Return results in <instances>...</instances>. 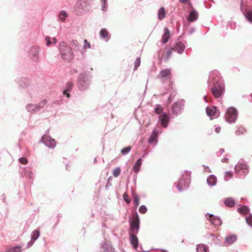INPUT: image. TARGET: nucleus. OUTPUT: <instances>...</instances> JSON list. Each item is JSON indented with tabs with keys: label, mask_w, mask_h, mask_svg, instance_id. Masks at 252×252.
<instances>
[{
	"label": "nucleus",
	"mask_w": 252,
	"mask_h": 252,
	"mask_svg": "<svg viewBox=\"0 0 252 252\" xmlns=\"http://www.w3.org/2000/svg\"><path fill=\"white\" fill-rule=\"evenodd\" d=\"M246 132V129L242 126H238L237 128V130L235 131V134L236 135H240L241 134H243Z\"/></svg>",
	"instance_id": "58836bf2"
},
{
	"label": "nucleus",
	"mask_w": 252,
	"mask_h": 252,
	"mask_svg": "<svg viewBox=\"0 0 252 252\" xmlns=\"http://www.w3.org/2000/svg\"><path fill=\"white\" fill-rule=\"evenodd\" d=\"M217 181V177L214 175H210L207 178V182L210 187L216 185Z\"/></svg>",
	"instance_id": "4be33fe9"
},
{
	"label": "nucleus",
	"mask_w": 252,
	"mask_h": 252,
	"mask_svg": "<svg viewBox=\"0 0 252 252\" xmlns=\"http://www.w3.org/2000/svg\"><path fill=\"white\" fill-rule=\"evenodd\" d=\"M206 114L210 119H215L220 116V112L215 106L207 107L206 109Z\"/></svg>",
	"instance_id": "9b49d317"
},
{
	"label": "nucleus",
	"mask_w": 252,
	"mask_h": 252,
	"mask_svg": "<svg viewBox=\"0 0 252 252\" xmlns=\"http://www.w3.org/2000/svg\"><path fill=\"white\" fill-rule=\"evenodd\" d=\"M185 49V46L181 42L177 43L175 46V50L179 53L182 54Z\"/></svg>",
	"instance_id": "bb28decb"
},
{
	"label": "nucleus",
	"mask_w": 252,
	"mask_h": 252,
	"mask_svg": "<svg viewBox=\"0 0 252 252\" xmlns=\"http://www.w3.org/2000/svg\"><path fill=\"white\" fill-rule=\"evenodd\" d=\"M123 197H124L125 201L126 203H129L130 202V199L127 193H125L123 195Z\"/></svg>",
	"instance_id": "603ef678"
},
{
	"label": "nucleus",
	"mask_w": 252,
	"mask_h": 252,
	"mask_svg": "<svg viewBox=\"0 0 252 252\" xmlns=\"http://www.w3.org/2000/svg\"><path fill=\"white\" fill-rule=\"evenodd\" d=\"M206 97H207V95H205V96H204V100H205V102H207V98H206Z\"/></svg>",
	"instance_id": "774afa93"
},
{
	"label": "nucleus",
	"mask_w": 252,
	"mask_h": 252,
	"mask_svg": "<svg viewBox=\"0 0 252 252\" xmlns=\"http://www.w3.org/2000/svg\"><path fill=\"white\" fill-rule=\"evenodd\" d=\"M121 173V169L119 167L115 168L113 171V175L115 177H117Z\"/></svg>",
	"instance_id": "c03bdc74"
},
{
	"label": "nucleus",
	"mask_w": 252,
	"mask_h": 252,
	"mask_svg": "<svg viewBox=\"0 0 252 252\" xmlns=\"http://www.w3.org/2000/svg\"><path fill=\"white\" fill-rule=\"evenodd\" d=\"M158 19L159 20H163L165 16V9L163 7H160L158 12Z\"/></svg>",
	"instance_id": "c756f323"
},
{
	"label": "nucleus",
	"mask_w": 252,
	"mask_h": 252,
	"mask_svg": "<svg viewBox=\"0 0 252 252\" xmlns=\"http://www.w3.org/2000/svg\"><path fill=\"white\" fill-rule=\"evenodd\" d=\"M170 32L168 28H164V34L162 36V43L163 44L166 43L169 38Z\"/></svg>",
	"instance_id": "5701e85b"
},
{
	"label": "nucleus",
	"mask_w": 252,
	"mask_h": 252,
	"mask_svg": "<svg viewBox=\"0 0 252 252\" xmlns=\"http://www.w3.org/2000/svg\"><path fill=\"white\" fill-rule=\"evenodd\" d=\"M206 217L210 222L215 225H219L221 224V220L219 218L214 217L213 215L207 214Z\"/></svg>",
	"instance_id": "2eb2a0df"
},
{
	"label": "nucleus",
	"mask_w": 252,
	"mask_h": 252,
	"mask_svg": "<svg viewBox=\"0 0 252 252\" xmlns=\"http://www.w3.org/2000/svg\"><path fill=\"white\" fill-rule=\"evenodd\" d=\"M83 48L85 49L91 48V44L86 39L84 41Z\"/></svg>",
	"instance_id": "09e8293b"
},
{
	"label": "nucleus",
	"mask_w": 252,
	"mask_h": 252,
	"mask_svg": "<svg viewBox=\"0 0 252 252\" xmlns=\"http://www.w3.org/2000/svg\"><path fill=\"white\" fill-rule=\"evenodd\" d=\"M234 170L237 174H239V172L241 171L245 175H247L249 172V166L247 164L239 162L235 166Z\"/></svg>",
	"instance_id": "f8f14e48"
},
{
	"label": "nucleus",
	"mask_w": 252,
	"mask_h": 252,
	"mask_svg": "<svg viewBox=\"0 0 252 252\" xmlns=\"http://www.w3.org/2000/svg\"><path fill=\"white\" fill-rule=\"evenodd\" d=\"M68 17L67 13L64 11H61L58 14V18L60 21L62 22L65 21L66 18Z\"/></svg>",
	"instance_id": "2f4dec72"
},
{
	"label": "nucleus",
	"mask_w": 252,
	"mask_h": 252,
	"mask_svg": "<svg viewBox=\"0 0 252 252\" xmlns=\"http://www.w3.org/2000/svg\"><path fill=\"white\" fill-rule=\"evenodd\" d=\"M140 220L138 214L136 213L135 216L132 217L130 221L129 232H138L139 228Z\"/></svg>",
	"instance_id": "0eeeda50"
},
{
	"label": "nucleus",
	"mask_w": 252,
	"mask_h": 252,
	"mask_svg": "<svg viewBox=\"0 0 252 252\" xmlns=\"http://www.w3.org/2000/svg\"><path fill=\"white\" fill-rule=\"evenodd\" d=\"M189 0H180L179 1L181 3H184L185 2H189Z\"/></svg>",
	"instance_id": "0e129e2a"
},
{
	"label": "nucleus",
	"mask_w": 252,
	"mask_h": 252,
	"mask_svg": "<svg viewBox=\"0 0 252 252\" xmlns=\"http://www.w3.org/2000/svg\"><path fill=\"white\" fill-rule=\"evenodd\" d=\"M228 159L227 158L225 157V158H223L221 159V161H222V162H226V161H227V160H228Z\"/></svg>",
	"instance_id": "e2e57ef3"
},
{
	"label": "nucleus",
	"mask_w": 252,
	"mask_h": 252,
	"mask_svg": "<svg viewBox=\"0 0 252 252\" xmlns=\"http://www.w3.org/2000/svg\"><path fill=\"white\" fill-rule=\"evenodd\" d=\"M197 252H207L208 251V249L204 244H199L196 247Z\"/></svg>",
	"instance_id": "7c9ffc66"
},
{
	"label": "nucleus",
	"mask_w": 252,
	"mask_h": 252,
	"mask_svg": "<svg viewBox=\"0 0 252 252\" xmlns=\"http://www.w3.org/2000/svg\"><path fill=\"white\" fill-rule=\"evenodd\" d=\"M134 202L136 206H138L139 205V197L137 196H135L134 197Z\"/></svg>",
	"instance_id": "5fc2aeb1"
},
{
	"label": "nucleus",
	"mask_w": 252,
	"mask_h": 252,
	"mask_svg": "<svg viewBox=\"0 0 252 252\" xmlns=\"http://www.w3.org/2000/svg\"><path fill=\"white\" fill-rule=\"evenodd\" d=\"M45 40L46 41V45L47 46H50V45H51L52 44V38L50 36H46L45 38Z\"/></svg>",
	"instance_id": "49530a36"
},
{
	"label": "nucleus",
	"mask_w": 252,
	"mask_h": 252,
	"mask_svg": "<svg viewBox=\"0 0 252 252\" xmlns=\"http://www.w3.org/2000/svg\"><path fill=\"white\" fill-rule=\"evenodd\" d=\"M246 221L249 225L252 227V215H250L246 218Z\"/></svg>",
	"instance_id": "3c124183"
},
{
	"label": "nucleus",
	"mask_w": 252,
	"mask_h": 252,
	"mask_svg": "<svg viewBox=\"0 0 252 252\" xmlns=\"http://www.w3.org/2000/svg\"><path fill=\"white\" fill-rule=\"evenodd\" d=\"M101 10L103 11H106L107 10L108 8V4L107 2V0H101Z\"/></svg>",
	"instance_id": "ea45409f"
},
{
	"label": "nucleus",
	"mask_w": 252,
	"mask_h": 252,
	"mask_svg": "<svg viewBox=\"0 0 252 252\" xmlns=\"http://www.w3.org/2000/svg\"><path fill=\"white\" fill-rule=\"evenodd\" d=\"M59 49L61 58L64 61L69 62L73 59L74 55L72 48L68 46L65 42L62 41L60 43Z\"/></svg>",
	"instance_id": "f03ea898"
},
{
	"label": "nucleus",
	"mask_w": 252,
	"mask_h": 252,
	"mask_svg": "<svg viewBox=\"0 0 252 252\" xmlns=\"http://www.w3.org/2000/svg\"><path fill=\"white\" fill-rule=\"evenodd\" d=\"M139 211L142 214H144L147 211V208L144 205H141L139 208Z\"/></svg>",
	"instance_id": "8fccbe9b"
},
{
	"label": "nucleus",
	"mask_w": 252,
	"mask_h": 252,
	"mask_svg": "<svg viewBox=\"0 0 252 252\" xmlns=\"http://www.w3.org/2000/svg\"><path fill=\"white\" fill-rule=\"evenodd\" d=\"M21 249V247L20 246H16L14 247H12L9 249H7L6 251V252H20Z\"/></svg>",
	"instance_id": "4c0bfd02"
},
{
	"label": "nucleus",
	"mask_w": 252,
	"mask_h": 252,
	"mask_svg": "<svg viewBox=\"0 0 252 252\" xmlns=\"http://www.w3.org/2000/svg\"><path fill=\"white\" fill-rule=\"evenodd\" d=\"M184 100H180L173 103L172 106V114L175 116L181 113L184 109Z\"/></svg>",
	"instance_id": "9d476101"
},
{
	"label": "nucleus",
	"mask_w": 252,
	"mask_h": 252,
	"mask_svg": "<svg viewBox=\"0 0 252 252\" xmlns=\"http://www.w3.org/2000/svg\"><path fill=\"white\" fill-rule=\"evenodd\" d=\"M208 86L212 85L210 90L215 97H220L224 92V84L219 72L212 71L210 73L208 80Z\"/></svg>",
	"instance_id": "f257e3e1"
},
{
	"label": "nucleus",
	"mask_w": 252,
	"mask_h": 252,
	"mask_svg": "<svg viewBox=\"0 0 252 252\" xmlns=\"http://www.w3.org/2000/svg\"><path fill=\"white\" fill-rule=\"evenodd\" d=\"M224 203L225 205L230 207H234L235 204L234 199L230 197L225 198Z\"/></svg>",
	"instance_id": "c85d7f7f"
},
{
	"label": "nucleus",
	"mask_w": 252,
	"mask_h": 252,
	"mask_svg": "<svg viewBox=\"0 0 252 252\" xmlns=\"http://www.w3.org/2000/svg\"><path fill=\"white\" fill-rule=\"evenodd\" d=\"M88 0H78L74 7L76 14L80 15L88 11Z\"/></svg>",
	"instance_id": "39448f33"
},
{
	"label": "nucleus",
	"mask_w": 252,
	"mask_h": 252,
	"mask_svg": "<svg viewBox=\"0 0 252 252\" xmlns=\"http://www.w3.org/2000/svg\"><path fill=\"white\" fill-rule=\"evenodd\" d=\"M195 28L192 27L189 29V35H191L192 33H193L195 32Z\"/></svg>",
	"instance_id": "13d9d810"
},
{
	"label": "nucleus",
	"mask_w": 252,
	"mask_h": 252,
	"mask_svg": "<svg viewBox=\"0 0 252 252\" xmlns=\"http://www.w3.org/2000/svg\"><path fill=\"white\" fill-rule=\"evenodd\" d=\"M171 71L169 69H165L160 71L158 78L169 79L171 77Z\"/></svg>",
	"instance_id": "f3484780"
},
{
	"label": "nucleus",
	"mask_w": 252,
	"mask_h": 252,
	"mask_svg": "<svg viewBox=\"0 0 252 252\" xmlns=\"http://www.w3.org/2000/svg\"><path fill=\"white\" fill-rule=\"evenodd\" d=\"M19 83L22 87L27 88L31 83V80L28 78H23L21 79Z\"/></svg>",
	"instance_id": "393cba45"
},
{
	"label": "nucleus",
	"mask_w": 252,
	"mask_h": 252,
	"mask_svg": "<svg viewBox=\"0 0 252 252\" xmlns=\"http://www.w3.org/2000/svg\"><path fill=\"white\" fill-rule=\"evenodd\" d=\"M141 163V158H140L137 160L133 167V170L134 172L137 173L139 171Z\"/></svg>",
	"instance_id": "cd10ccee"
},
{
	"label": "nucleus",
	"mask_w": 252,
	"mask_h": 252,
	"mask_svg": "<svg viewBox=\"0 0 252 252\" xmlns=\"http://www.w3.org/2000/svg\"><path fill=\"white\" fill-rule=\"evenodd\" d=\"M169 121V118L166 113H163L158 117V122L164 128L167 126Z\"/></svg>",
	"instance_id": "ddd939ff"
},
{
	"label": "nucleus",
	"mask_w": 252,
	"mask_h": 252,
	"mask_svg": "<svg viewBox=\"0 0 252 252\" xmlns=\"http://www.w3.org/2000/svg\"><path fill=\"white\" fill-rule=\"evenodd\" d=\"M207 168H208V171L209 172H211V170L209 169V168L208 167V166H206V167H205V169H207Z\"/></svg>",
	"instance_id": "338daca9"
},
{
	"label": "nucleus",
	"mask_w": 252,
	"mask_h": 252,
	"mask_svg": "<svg viewBox=\"0 0 252 252\" xmlns=\"http://www.w3.org/2000/svg\"><path fill=\"white\" fill-rule=\"evenodd\" d=\"M220 131V127H216L215 128V132L217 133H219Z\"/></svg>",
	"instance_id": "bf43d9fd"
},
{
	"label": "nucleus",
	"mask_w": 252,
	"mask_h": 252,
	"mask_svg": "<svg viewBox=\"0 0 252 252\" xmlns=\"http://www.w3.org/2000/svg\"><path fill=\"white\" fill-rule=\"evenodd\" d=\"M198 17V12L195 9H193L190 12L189 16L187 17V19L189 22H192L197 20Z\"/></svg>",
	"instance_id": "6ab92c4d"
},
{
	"label": "nucleus",
	"mask_w": 252,
	"mask_h": 252,
	"mask_svg": "<svg viewBox=\"0 0 252 252\" xmlns=\"http://www.w3.org/2000/svg\"><path fill=\"white\" fill-rule=\"evenodd\" d=\"M129 235L130 238V242L133 247L135 249H136L138 247V238L136 236V234L138 233L137 232H129Z\"/></svg>",
	"instance_id": "dca6fc26"
},
{
	"label": "nucleus",
	"mask_w": 252,
	"mask_h": 252,
	"mask_svg": "<svg viewBox=\"0 0 252 252\" xmlns=\"http://www.w3.org/2000/svg\"><path fill=\"white\" fill-rule=\"evenodd\" d=\"M22 169L23 170V172L22 173V175H24L27 178H29L30 180L33 179V173L31 169H28L26 167L22 168Z\"/></svg>",
	"instance_id": "aec40b11"
},
{
	"label": "nucleus",
	"mask_w": 252,
	"mask_h": 252,
	"mask_svg": "<svg viewBox=\"0 0 252 252\" xmlns=\"http://www.w3.org/2000/svg\"><path fill=\"white\" fill-rule=\"evenodd\" d=\"M41 141L46 146L51 149H54L56 146L55 139L48 135H44L42 137Z\"/></svg>",
	"instance_id": "1a4fd4ad"
},
{
	"label": "nucleus",
	"mask_w": 252,
	"mask_h": 252,
	"mask_svg": "<svg viewBox=\"0 0 252 252\" xmlns=\"http://www.w3.org/2000/svg\"><path fill=\"white\" fill-rule=\"evenodd\" d=\"M91 76L86 72L81 73L78 79V88L80 90L83 91L88 89L91 82Z\"/></svg>",
	"instance_id": "20e7f679"
},
{
	"label": "nucleus",
	"mask_w": 252,
	"mask_h": 252,
	"mask_svg": "<svg viewBox=\"0 0 252 252\" xmlns=\"http://www.w3.org/2000/svg\"><path fill=\"white\" fill-rule=\"evenodd\" d=\"M172 98H173V97H172V96L170 95L168 98V102L170 103L172 100Z\"/></svg>",
	"instance_id": "680f3d73"
},
{
	"label": "nucleus",
	"mask_w": 252,
	"mask_h": 252,
	"mask_svg": "<svg viewBox=\"0 0 252 252\" xmlns=\"http://www.w3.org/2000/svg\"><path fill=\"white\" fill-rule=\"evenodd\" d=\"M112 180V178L110 177L107 182V183L106 184L105 187L106 188H109L111 186V181Z\"/></svg>",
	"instance_id": "864d4df0"
},
{
	"label": "nucleus",
	"mask_w": 252,
	"mask_h": 252,
	"mask_svg": "<svg viewBox=\"0 0 252 252\" xmlns=\"http://www.w3.org/2000/svg\"><path fill=\"white\" fill-rule=\"evenodd\" d=\"M52 43H53V44H56L57 42V40L55 37L52 38Z\"/></svg>",
	"instance_id": "052dcab7"
},
{
	"label": "nucleus",
	"mask_w": 252,
	"mask_h": 252,
	"mask_svg": "<svg viewBox=\"0 0 252 252\" xmlns=\"http://www.w3.org/2000/svg\"><path fill=\"white\" fill-rule=\"evenodd\" d=\"M100 37L101 38L105 39L107 37L108 32L105 29H102L99 32Z\"/></svg>",
	"instance_id": "c9c22d12"
},
{
	"label": "nucleus",
	"mask_w": 252,
	"mask_h": 252,
	"mask_svg": "<svg viewBox=\"0 0 252 252\" xmlns=\"http://www.w3.org/2000/svg\"><path fill=\"white\" fill-rule=\"evenodd\" d=\"M46 104L47 100L44 99L39 103H38V104H36L38 111H40L42 109H43L44 107V106L46 105Z\"/></svg>",
	"instance_id": "f704fd0d"
},
{
	"label": "nucleus",
	"mask_w": 252,
	"mask_h": 252,
	"mask_svg": "<svg viewBox=\"0 0 252 252\" xmlns=\"http://www.w3.org/2000/svg\"><path fill=\"white\" fill-rule=\"evenodd\" d=\"M240 10L247 20L251 24H252V10H248L244 6L241 7Z\"/></svg>",
	"instance_id": "4468645a"
},
{
	"label": "nucleus",
	"mask_w": 252,
	"mask_h": 252,
	"mask_svg": "<svg viewBox=\"0 0 252 252\" xmlns=\"http://www.w3.org/2000/svg\"><path fill=\"white\" fill-rule=\"evenodd\" d=\"M69 43L70 46L72 47V48L75 51H80L81 46L77 40H72L70 41Z\"/></svg>",
	"instance_id": "b1692460"
},
{
	"label": "nucleus",
	"mask_w": 252,
	"mask_h": 252,
	"mask_svg": "<svg viewBox=\"0 0 252 252\" xmlns=\"http://www.w3.org/2000/svg\"><path fill=\"white\" fill-rule=\"evenodd\" d=\"M191 171L186 170L177 183H175L177 189H187L190 182Z\"/></svg>",
	"instance_id": "7ed1b4c3"
},
{
	"label": "nucleus",
	"mask_w": 252,
	"mask_h": 252,
	"mask_svg": "<svg viewBox=\"0 0 252 252\" xmlns=\"http://www.w3.org/2000/svg\"><path fill=\"white\" fill-rule=\"evenodd\" d=\"M241 0L240 8H241V7H242L244 6V3H243V0Z\"/></svg>",
	"instance_id": "69168bd1"
},
{
	"label": "nucleus",
	"mask_w": 252,
	"mask_h": 252,
	"mask_svg": "<svg viewBox=\"0 0 252 252\" xmlns=\"http://www.w3.org/2000/svg\"><path fill=\"white\" fill-rule=\"evenodd\" d=\"M238 117V111L234 107H230L227 108L225 114V119L229 123L235 122Z\"/></svg>",
	"instance_id": "423d86ee"
},
{
	"label": "nucleus",
	"mask_w": 252,
	"mask_h": 252,
	"mask_svg": "<svg viewBox=\"0 0 252 252\" xmlns=\"http://www.w3.org/2000/svg\"><path fill=\"white\" fill-rule=\"evenodd\" d=\"M26 108L30 113H35L38 111L36 105L35 104H29L26 105Z\"/></svg>",
	"instance_id": "a878e982"
},
{
	"label": "nucleus",
	"mask_w": 252,
	"mask_h": 252,
	"mask_svg": "<svg viewBox=\"0 0 252 252\" xmlns=\"http://www.w3.org/2000/svg\"><path fill=\"white\" fill-rule=\"evenodd\" d=\"M158 137V131L156 128H155L153 131L150 137L149 138L148 142L150 144H152L155 142V144L158 143L157 141Z\"/></svg>",
	"instance_id": "a211bd4d"
},
{
	"label": "nucleus",
	"mask_w": 252,
	"mask_h": 252,
	"mask_svg": "<svg viewBox=\"0 0 252 252\" xmlns=\"http://www.w3.org/2000/svg\"><path fill=\"white\" fill-rule=\"evenodd\" d=\"M39 46H32L31 47L30 50L28 52L29 56L30 59L36 63L39 62Z\"/></svg>",
	"instance_id": "6e6552de"
},
{
	"label": "nucleus",
	"mask_w": 252,
	"mask_h": 252,
	"mask_svg": "<svg viewBox=\"0 0 252 252\" xmlns=\"http://www.w3.org/2000/svg\"><path fill=\"white\" fill-rule=\"evenodd\" d=\"M238 212L242 214H247L249 213V209L246 206H243L238 209Z\"/></svg>",
	"instance_id": "72a5a7b5"
},
{
	"label": "nucleus",
	"mask_w": 252,
	"mask_h": 252,
	"mask_svg": "<svg viewBox=\"0 0 252 252\" xmlns=\"http://www.w3.org/2000/svg\"><path fill=\"white\" fill-rule=\"evenodd\" d=\"M236 240L237 237L236 235H230L225 238L226 242L229 245L233 244Z\"/></svg>",
	"instance_id": "473e14b6"
},
{
	"label": "nucleus",
	"mask_w": 252,
	"mask_h": 252,
	"mask_svg": "<svg viewBox=\"0 0 252 252\" xmlns=\"http://www.w3.org/2000/svg\"><path fill=\"white\" fill-rule=\"evenodd\" d=\"M19 162L23 164H26L28 162V160L26 158H20L18 159Z\"/></svg>",
	"instance_id": "de8ad7c7"
},
{
	"label": "nucleus",
	"mask_w": 252,
	"mask_h": 252,
	"mask_svg": "<svg viewBox=\"0 0 252 252\" xmlns=\"http://www.w3.org/2000/svg\"><path fill=\"white\" fill-rule=\"evenodd\" d=\"M166 55L167 56V58H168L170 57V56H171V54H172V51L171 50H168L166 51Z\"/></svg>",
	"instance_id": "6e6d98bb"
},
{
	"label": "nucleus",
	"mask_w": 252,
	"mask_h": 252,
	"mask_svg": "<svg viewBox=\"0 0 252 252\" xmlns=\"http://www.w3.org/2000/svg\"><path fill=\"white\" fill-rule=\"evenodd\" d=\"M39 236V232L38 230H34L32 235V240L34 241L36 240Z\"/></svg>",
	"instance_id": "a19ab883"
},
{
	"label": "nucleus",
	"mask_w": 252,
	"mask_h": 252,
	"mask_svg": "<svg viewBox=\"0 0 252 252\" xmlns=\"http://www.w3.org/2000/svg\"><path fill=\"white\" fill-rule=\"evenodd\" d=\"M233 176V173L231 171H225L224 175V180L225 181H228L232 178Z\"/></svg>",
	"instance_id": "e433bc0d"
},
{
	"label": "nucleus",
	"mask_w": 252,
	"mask_h": 252,
	"mask_svg": "<svg viewBox=\"0 0 252 252\" xmlns=\"http://www.w3.org/2000/svg\"><path fill=\"white\" fill-rule=\"evenodd\" d=\"M163 111V108L160 104H157L155 108V112L157 114H160Z\"/></svg>",
	"instance_id": "79ce46f5"
},
{
	"label": "nucleus",
	"mask_w": 252,
	"mask_h": 252,
	"mask_svg": "<svg viewBox=\"0 0 252 252\" xmlns=\"http://www.w3.org/2000/svg\"><path fill=\"white\" fill-rule=\"evenodd\" d=\"M224 152V150L223 149H220L219 152L217 153V155L218 156H220Z\"/></svg>",
	"instance_id": "4d7b16f0"
},
{
	"label": "nucleus",
	"mask_w": 252,
	"mask_h": 252,
	"mask_svg": "<svg viewBox=\"0 0 252 252\" xmlns=\"http://www.w3.org/2000/svg\"><path fill=\"white\" fill-rule=\"evenodd\" d=\"M140 63L141 61L140 57L136 58L134 63V70H136L137 69L138 67L140 66Z\"/></svg>",
	"instance_id": "a18cd8bd"
},
{
	"label": "nucleus",
	"mask_w": 252,
	"mask_h": 252,
	"mask_svg": "<svg viewBox=\"0 0 252 252\" xmlns=\"http://www.w3.org/2000/svg\"><path fill=\"white\" fill-rule=\"evenodd\" d=\"M73 87V83L71 82H68L65 87V89L63 91V94L66 95L67 97H69L70 94L69 92L71 91Z\"/></svg>",
	"instance_id": "412c9836"
},
{
	"label": "nucleus",
	"mask_w": 252,
	"mask_h": 252,
	"mask_svg": "<svg viewBox=\"0 0 252 252\" xmlns=\"http://www.w3.org/2000/svg\"><path fill=\"white\" fill-rule=\"evenodd\" d=\"M131 147L128 146L121 150V152L123 155L127 154L131 150Z\"/></svg>",
	"instance_id": "37998d69"
}]
</instances>
